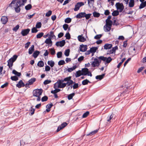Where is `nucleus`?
I'll return each instance as SVG.
<instances>
[{"mask_svg": "<svg viewBox=\"0 0 146 146\" xmlns=\"http://www.w3.org/2000/svg\"><path fill=\"white\" fill-rule=\"evenodd\" d=\"M27 1V0H13L9 5V7L14 8L16 12L19 13L21 10L19 7L24 5Z\"/></svg>", "mask_w": 146, "mask_h": 146, "instance_id": "1", "label": "nucleus"}, {"mask_svg": "<svg viewBox=\"0 0 146 146\" xmlns=\"http://www.w3.org/2000/svg\"><path fill=\"white\" fill-rule=\"evenodd\" d=\"M42 89H38L35 90L33 91V96L37 97L36 99L37 101H38L40 100V96L42 94Z\"/></svg>", "mask_w": 146, "mask_h": 146, "instance_id": "2", "label": "nucleus"}, {"mask_svg": "<svg viewBox=\"0 0 146 146\" xmlns=\"http://www.w3.org/2000/svg\"><path fill=\"white\" fill-rule=\"evenodd\" d=\"M17 57L18 56L17 55H15L13 56L12 57H11L7 61V65L10 69H12L13 63L16 60Z\"/></svg>", "mask_w": 146, "mask_h": 146, "instance_id": "3", "label": "nucleus"}, {"mask_svg": "<svg viewBox=\"0 0 146 146\" xmlns=\"http://www.w3.org/2000/svg\"><path fill=\"white\" fill-rule=\"evenodd\" d=\"M82 75H88L91 77L92 76V74L89 71L88 69L87 68H83L82 70Z\"/></svg>", "mask_w": 146, "mask_h": 146, "instance_id": "4", "label": "nucleus"}, {"mask_svg": "<svg viewBox=\"0 0 146 146\" xmlns=\"http://www.w3.org/2000/svg\"><path fill=\"white\" fill-rule=\"evenodd\" d=\"M115 6L117 9L119 10L120 12L123 11L124 8V6L122 3H117L115 4Z\"/></svg>", "mask_w": 146, "mask_h": 146, "instance_id": "5", "label": "nucleus"}, {"mask_svg": "<svg viewBox=\"0 0 146 146\" xmlns=\"http://www.w3.org/2000/svg\"><path fill=\"white\" fill-rule=\"evenodd\" d=\"M98 59L103 61H106V63H110L112 60L110 57L107 58L104 56H100L98 57Z\"/></svg>", "mask_w": 146, "mask_h": 146, "instance_id": "6", "label": "nucleus"}, {"mask_svg": "<svg viewBox=\"0 0 146 146\" xmlns=\"http://www.w3.org/2000/svg\"><path fill=\"white\" fill-rule=\"evenodd\" d=\"M84 3L83 2H78L76 3L75 5V8L74 9V10L75 11H77L80 8L84 5Z\"/></svg>", "mask_w": 146, "mask_h": 146, "instance_id": "7", "label": "nucleus"}, {"mask_svg": "<svg viewBox=\"0 0 146 146\" xmlns=\"http://www.w3.org/2000/svg\"><path fill=\"white\" fill-rule=\"evenodd\" d=\"M68 124L66 122H64L62 123L61 125L59 126L58 127L57 129V132H58L60 130L62 129L67 125Z\"/></svg>", "mask_w": 146, "mask_h": 146, "instance_id": "8", "label": "nucleus"}, {"mask_svg": "<svg viewBox=\"0 0 146 146\" xmlns=\"http://www.w3.org/2000/svg\"><path fill=\"white\" fill-rule=\"evenodd\" d=\"M93 67H95L96 66H98L99 65V62L98 60L95 58L94 59V61L91 64Z\"/></svg>", "mask_w": 146, "mask_h": 146, "instance_id": "9", "label": "nucleus"}, {"mask_svg": "<svg viewBox=\"0 0 146 146\" xmlns=\"http://www.w3.org/2000/svg\"><path fill=\"white\" fill-rule=\"evenodd\" d=\"M65 43V40H63L57 42L56 43V45L57 46L62 47L64 46Z\"/></svg>", "mask_w": 146, "mask_h": 146, "instance_id": "10", "label": "nucleus"}, {"mask_svg": "<svg viewBox=\"0 0 146 146\" xmlns=\"http://www.w3.org/2000/svg\"><path fill=\"white\" fill-rule=\"evenodd\" d=\"M30 31V29H24L22 31L21 34L23 36H25L29 33Z\"/></svg>", "mask_w": 146, "mask_h": 146, "instance_id": "11", "label": "nucleus"}, {"mask_svg": "<svg viewBox=\"0 0 146 146\" xmlns=\"http://www.w3.org/2000/svg\"><path fill=\"white\" fill-rule=\"evenodd\" d=\"M87 48L86 45H84L82 44L80 45V51L82 52H85L86 51Z\"/></svg>", "mask_w": 146, "mask_h": 146, "instance_id": "12", "label": "nucleus"}, {"mask_svg": "<svg viewBox=\"0 0 146 146\" xmlns=\"http://www.w3.org/2000/svg\"><path fill=\"white\" fill-rule=\"evenodd\" d=\"M25 86V84L22 80H20L16 84V86L19 88Z\"/></svg>", "mask_w": 146, "mask_h": 146, "instance_id": "13", "label": "nucleus"}, {"mask_svg": "<svg viewBox=\"0 0 146 146\" xmlns=\"http://www.w3.org/2000/svg\"><path fill=\"white\" fill-rule=\"evenodd\" d=\"M85 12H81L78 14L76 16L78 19H81L85 17Z\"/></svg>", "mask_w": 146, "mask_h": 146, "instance_id": "14", "label": "nucleus"}, {"mask_svg": "<svg viewBox=\"0 0 146 146\" xmlns=\"http://www.w3.org/2000/svg\"><path fill=\"white\" fill-rule=\"evenodd\" d=\"M8 21L7 17L5 16H2L1 19V21L2 23L4 24L6 23Z\"/></svg>", "mask_w": 146, "mask_h": 146, "instance_id": "15", "label": "nucleus"}, {"mask_svg": "<svg viewBox=\"0 0 146 146\" xmlns=\"http://www.w3.org/2000/svg\"><path fill=\"white\" fill-rule=\"evenodd\" d=\"M44 42L46 44H48L49 46H51L52 45V42L50 38H48L46 39Z\"/></svg>", "mask_w": 146, "mask_h": 146, "instance_id": "16", "label": "nucleus"}, {"mask_svg": "<svg viewBox=\"0 0 146 146\" xmlns=\"http://www.w3.org/2000/svg\"><path fill=\"white\" fill-rule=\"evenodd\" d=\"M78 40L81 42H84L86 40V39L82 35H79L78 37Z\"/></svg>", "mask_w": 146, "mask_h": 146, "instance_id": "17", "label": "nucleus"}, {"mask_svg": "<svg viewBox=\"0 0 146 146\" xmlns=\"http://www.w3.org/2000/svg\"><path fill=\"white\" fill-rule=\"evenodd\" d=\"M111 27V26L105 25L104 27V31L106 32H108L110 31Z\"/></svg>", "mask_w": 146, "mask_h": 146, "instance_id": "18", "label": "nucleus"}, {"mask_svg": "<svg viewBox=\"0 0 146 146\" xmlns=\"http://www.w3.org/2000/svg\"><path fill=\"white\" fill-rule=\"evenodd\" d=\"M112 46L111 44H106L104 46V48L106 50L110 49Z\"/></svg>", "mask_w": 146, "mask_h": 146, "instance_id": "19", "label": "nucleus"}, {"mask_svg": "<svg viewBox=\"0 0 146 146\" xmlns=\"http://www.w3.org/2000/svg\"><path fill=\"white\" fill-rule=\"evenodd\" d=\"M34 50V45H32L31 47H30L29 50V53L30 54H31L33 52Z\"/></svg>", "mask_w": 146, "mask_h": 146, "instance_id": "20", "label": "nucleus"}, {"mask_svg": "<svg viewBox=\"0 0 146 146\" xmlns=\"http://www.w3.org/2000/svg\"><path fill=\"white\" fill-rule=\"evenodd\" d=\"M112 23V22L110 20L106 19V25L111 27Z\"/></svg>", "mask_w": 146, "mask_h": 146, "instance_id": "21", "label": "nucleus"}, {"mask_svg": "<svg viewBox=\"0 0 146 146\" xmlns=\"http://www.w3.org/2000/svg\"><path fill=\"white\" fill-rule=\"evenodd\" d=\"M134 0H130L129 3V6L130 7H132L134 6Z\"/></svg>", "mask_w": 146, "mask_h": 146, "instance_id": "22", "label": "nucleus"}, {"mask_svg": "<svg viewBox=\"0 0 146 146\" xmlns=\"http://www.w3.org/2000/svg\"><path fill=\"white\" fill-rule=\"evenodd\" d=\"M40 52L37 50L35 51L33 54V56L35 58H36L39 54Z\"/></svg>", "mask_w": 146, "mask_h": 146, "instance_id": "23", "label": "nucleus"}, {"mask_svg": "<svg viewBox=\"0 0 146 146\" xmlns=\"http://www.w3.org/2000/svg\"><path fill=\"white\" fill-rule=\"evenodd\" d=\"M77 67V66L76 65H75L72 68H68L67 69V71L69 72H71L75 70Z\"/></svg>", "mask_w": 146, "mask_h": 146, "instance_id": "24", "label": "nucleus"}, {"mask_svg": "<svg viewBox=\"0 0 146 146\" xmlns=\"http://www.w3.org/2000/svg\"><path fill=\"white\" fill-rule=\"evenodd\" d=\"M12 73L14 74L15 75L17 76H21V74L20 72H19L15 70H13L12 71Z\"/></svg>", "mask_w": 146, "mask_h": 146, "instance_id": "25", "label": "nucleus"}, {"mask_svg": "<svg viewBox=\"0 0 146 146\" xmlns=\"http://www.w3.org/2000/svg\"><path fill=\"white\" fill-rule=\"evenodd\" d=\"M48 65H49L51 67H53L55 64L54 62L52 60L48 61Z\"/></svg>", "mask_w": 146, "mask_h": 146, "instance_id": "26", "label": "nucleus"}, {"mask_svg": "<svg viewBox=\"0 0 146 146\" xmlns=\"http://www.w3.org/2000/svg\"><path fill=\"white\" fill-rule=\"evenodd\" d=\"M105 75V74H103L101 75L97 76L96 77V79H99L100 80H101L103 78Z\"/></svg>", "mask_w": 146, "mask_h": 146, "instance_id": "27", "label": "nucleus"}, {"mask_svg": "<svg viewBox=\"0 0 146 146\" xmlns=\"http://www.w3.org/2000/svg\"><path fill=\"white\" fill-rule=\"evenodd\" d=\"M82 75V72L80 70H79L77 71L75 74L76 77L77 78Z\"/></svg>", "mask_w": 146, "mask_h": 146, "instance_id": "28", "label": "nucleus"}, {"mask_svg": "<svg viewBox=\"0 0 146 146\" xmlns=\"http://www.w3.org/2000/svg\"><path fill=\"white\" fill-rule=\"evenodd\" d=\"M97 48L96 47H92L90 48V50L91 53H94L96 51Z\"/></svg>", "mask_w": 146, "mask_h": 146, "instance_id": "29", "label": "nucleus"}, {"mask_svg": "<svg viewBox=\"0 0 146 146\" xmlns=\"http://www.w3.org/2000/svg\"><path fill=\"white\" fill-rule=\"evenodd\" d=\"M98 131V129H96L94 131H93L89 134H88L87 135V136H91L92 135L95 134H96Z\"/></svg>", "mask_w": 146, "mask_h": 146, "instance_id": "30", "label": "nucleus"}, {"mask_svg": "<svg viewBox=\"0 0 146 146\" xmlns=\"http://www.w3.org/2000/svg\"><path fill=\"white\" fill-rule=\"evenodd\" d=\"M37 66L39 67H42L44 66V62L42 61H39L37 64Z\"/></svg>", "mask_w": 146, "mask_h": 146, "instance_id": "31", "label": "nucleus"}, {"mask_svg": "<svg viewBox=\"0 0 146 146\" xmlns=\"http://www.w3.org/2000/svg\"><path fill=\"white\" fill-rule=\"evenodd\" d=\"M88 83H90V82L87 79H86L82 81V84L83 85H84L87 84Z\"/></svg>", "mask_w": 146, "mask_h": 146, "instance_id": "32", "label": "nucleus"}, {"mask_svg": "<svg viewBox=\"0 0 146 146\" xmlns=\"http://www.w3.org/2000/svg\"><path fill=\"white\" fill-rule=\"evenodd\" d=\"M93 16L94 17H98L100 16V14L99 13L97 12L96 11H94V12H93Z\"/></svg>", "mask_w": 146, "mask_h": 146, "instance_id": "33", "label": "nucleus"}, {"mask_svg": "<svg viewBox=\"0 0 146 146\" xmlns=\"http://www.w3.org/2000/svg\"><path fill=\"white\" fill-rule=\"evenodd\" d=\"M36 80V79L35 78H33L29 80L28 81V83L32 85Z\"/></svg>", "mask_w": 146, "mask_h": 146, "instance_id": "34", "label": "nucleus"}, {"mask_svg": "<svg viewBox=\"0 0 146 146\" xmlns=\"http://www.w3.org/2000/svg\"><path fill=\"white\" fill-rule=\"evenodd\" d=\"M75 93H72L71 94H69L68 96V100H70L72 99L73 97L74 96Z\"/></svg>", "mask_w": 146, "mask_h": 146, "instance_id": "35", "label": "nucleus"}, {"mask_svg": "<svg viewBox=\"0 0 146 146\" xmlns=\"http://www.w3.org/2000/svg\"><path fill=\"white\" fill-rule=\"evenodd\" d=\"M60 91V90L59 89H56L53 90H52L51 92L52 94H56Z\"/></svg>", "mask_w": 146, "mask_h": 146, "instance_id": "36", "label": "nucleus"}, {"mask_svg": "<svg viewBox=\"0 0 146 146\" xmlns=\"http://www.w3.org/2000/svg\"><path fill=\"white\" fill-rule=\"evenodd\" d=\"M119 14V12L117 10L114 11L112 13V15L113 16H115L118 15Z\"/></svg>", "mask_w": 146, "mask_h": 146, "instance_id": "37", "label": "nucleus"}, {"mask_svg": "<svg viewBox=\"0 0 146 146\" xmlns=\"http://www.w3.org/2000/svg\"><path fill=\"white\" fill-rule=\"evenodd\" d=\"M146 5L145 2H141L139 6V9H141L146 7Z\"/></svg>", "mask_w": 146, "mask_h": 146, "instance_id": "38", "label": "nucleus"}, {"mask_svg": "<svg viewBox=\"0 0 146 146\" xmlns=\"http://www.w3.org/2000/svg\"><path fill=\"white\" fill-rule=\"evenodd\" d=\"M70 52V50L69 49L66 50L64 52L65 55L66 56H68L69 55Z\"/></svg>", "mask_w": 146, "mask_h": 146, "instance_id": "39", "label": "nucleus"}, {"mask_svg": "<svg viewBox=\"0 0 146 146\" xmlns=\"http://www.w3.org/2000/svg\"><path fill=\"white\" fill-rule=\"evenodd\" d=\"M44 35V33L42 32L38 34L36 36V37L38 38H41Z\"/></svg>", "mask_w": 146, "mask_h": 146, "instance_id": "40", "label": "nucleus"}, {"mask_svg": "<svg viewBox=\"0 0 146 146\" xmlns=\"http://www.w3.org/2000/svg\"><path fill=\"white\" fill-rule=\"evenodd\" d=\"M11 79L12 80L14 81H17L18 80V78L16 76H11Z\"/></svg>", "mask_w": 146, "mask_h": 146, "instance_id": "41", "label": "nucleus"}, {"mask_svg": "<svg viewBox=\"0 0 146 146\" xmlns=\"http://www.w3.org/2000/svg\"><path fill=\"white\" fill-rule=\"evenodd\" d=\"M66 85L67 84H66V83H62L60 85L58 86V88H63L65 87Z\"/></svg>", "mask_w": 146, "mask_h": 146, "instance_id": "42", "label": "nucleus"}, {"mask_svg": "<svg viewBox=\"0 0 146 146\" xmlns=\"http://www.w3.org/2000/svg\"><path fill=\"white\" fill-rule=\"evenodd\" d=\"M49 36V38L51 39L55 37L54 35V32L52 31L50 32Z\"/></svg>", "mask_w": 146, "mask_h": 146, "instance_id": "43", "label": "nucleus"}, {"mask_svg": "<svg viewBox=\"0 0 146 146\" xmlns=\"http://www.w3.org/2000/svg\"><path fill=\"white\" fill-rule=\"evenodd\" d=\"M37 28L36 27H33L31 29L32 33H36L38 31V30L37 29Z\"/></svg>", "mask_w": 146, "mask_h": 146, "instance_id": "44", "label": "nucleus"}, {"mask_svg": "<svg viewBox=\"0 0 146 146\" xmlns=\"http://www.w3.org/2000/svg\"><path fill=\"white\" fill-rule=\"evenodd\" d=\"M74 82L70 79L68 82H67L66 83V84L68 86H70V85H72Z\"/></svg>", "mask_w": 146, "mask_h": 146, "instance_id": "45", "label": "nucleus"}, {"mask_svg": "<svg viewBox=\"0 0 146 146\" xmlns=\"http://www.w3.org/2000/svg\"><path fill=\"white\" fill-rule=\"evenodd\" d=\"M42 24L40 22L37 23L36 25V27L37 28H40L41 27Z\"/></svg>", "mask_w": 146, "mask_h": 146, "instance_id": "46", "label": "nucleus"}, {"mask_svg": "<svg viewBox=\"0 0 146 146\" xmlns=\"http://www.w3.org/2000/svg\"><path fill=\"white\" fill-rule=\"evenodd\" d=\"M89 111H87L83 114V115L82 116V117L83 118L86 117L89 115Z\"/></svg>", "mask_w": 146, "mask_h": 146, "instance_id": "47", "label": "nucleus"}, {"mask_svg": "<svg viewBox=\"0 0 146 146\" xmlns=\"http://www.w3.org/2000/svg\"><path fill=\"white\" fill-rule=\"evenodd\" d=\"M91 15H92L91 14L89 13V14H86L85 13V15L84 17H85L86 18V19L87 20V19H89L90 18V17Z\"/></svg>", "mask_w": 146, "mask_h": 146, "instance_id": "48", "label": "nucleus"}, {"mask_svg": "<svg viewBox=\"0 0 146 146\" xmlns=\"http://www.w3.org/2000/svg\"><path fill=\"white\" fill-rule=\"evenodd\" d=\"M52 14V11L51 10H49L47 12L45 15V16L47 17L50 16Z\"/></svg>", "mask_w": 146, "mask_h": 146, "instance_id": "49", "label": "nucleus"}, {"mask_svg": "<svg viewBox=\"0 0 146 146\" xmlns=\"http://www.w3.org/2000/svg\"><path fill=\"white\" fill-rule=\"evenodd\" d=\"M31 8L32 6L31 4H28L25 7V9L27 10L30 9Z\"/></svg>", "mask_w": 146, "mask_h": 146, "instance_id": "50", "label": "nucleus"}, {"mask_svg": "<svg viewBox=\"0 0 146 146\" xmlns=\"http://www.w3.org/2000/svg\"><path fill=\"white\" fill-rule=\"evenodd\" d=\"M48 98L47 96H45L42 98L41 100L42 102H45L47 101Z\"/></svg>", "mask_w": 146, "mask_h": 146, "instance_id": "51", "label": "nucleus"}, {"mask_svg": "<svg viewBox=\"0 0 146 146\" xmlns=\"http://www.w3.org/2000/svg\"><path fill=\"white\" fill-rule=\"evenodd\" d=\"M71 78V76H69L68 77H66L63 80V81L65 82H68L70 79Z\"/></svg>", "mask_w": 146, "mask_h": 146, "instance_id": "52", "label": "nucleus"}, {"mask_svg": "<svg viewBox=\"0 0 146 146\" xmlns=\"http://www.w3.org/2000/svg\"><path fill=\"white\" fill-rule=\"evenodd\" d=\"M71 21V19L70 18H67L65 20V22L67 23H69Z\"/></svg>", "mask_w": 146, "mask_h": 146, "instance_id": "53", "label": "nucleus"}, {"mask_svg": "<svg viewBox=\"0 0 146 146\" xmlns=\"http://www.w3.org/2000/svg\"><path fill=\"white\" fill-rule=\"evenodd\" d=\"M68 25L66 24H64L63 26V27L64 30L65 31L67 30V29L68 28Z\"/></svg>", "mask_w": 146, "mask_h": 146, "instance_id": "54", "label": "nucleus"}, {"mask_svg": "<svg viewBox=\"0 0 146 146\" xmlns=\"http://www.w3.org/2000/svg\"><path fill=\"white\" fill-rule=\"evenodd\" d=\"M113 114H111L110 116L108 117L107 118V121L108 122L110 121L113 118Z\"/></svg>", "mask_w": 146, "mask_h": 146, "instance_id": "55", "label": "nucleus"}, {"mask_svg": "<svg viewBox=\"0 0 146 146\" xmlns=\"http://www.w3.org/2000/svg\"><path fill=\"white\" fill-rule=\"evenodd\" d=\"M65 62L64 60H60L58 62V65H63L65 64Z\"/></svg>", "mask_w": 146, "mask_h": 146, "instance_id": "56", "label": "nucleus"}, {"mask_svg": "<svg viewBox=\"0 0 146 146\" xmlns=\"http://www.w3.org/2000/svg\"><path fill=\"white\" fill-rule=\"evenodd\" d=\"M72 87L74 89L77 88L79 87L78 84V83H74L72 86Z\"/></svg>", "mask_w": 146, "mask_h": 146, "instance_id": "57", "label": "nucleus"}, {"mask_svg": "<svg viewBox=\"0 0 146 146\" xmlns=\"http://www.w3.org/2000/svg\"><path fill=\"white\" fill-rule=\"evenodd\" d=\"M30 111L31 115L33 114L35 112V110L32 108V107H31V109L30 110Z\"/></svg>", "mask_w": 146, "mask_h": 146, "instance_id": "58", "label": "nucleus"}, {"mask_svg": "<svg viewBox=\"0 0 146 146\" xmlns=\"http://www.w3.org/2000/svg\"><path fill=\"white\" fill-rule=\"evenodd\" d=\"M66 38L68 39H69L70 38V36L69 33H67L65 35Z\"/></svg>", "mask_w": 146, "mask_h": 146, "instance_id": "59", "label": "nucleus"}, {"mask_svg": "<svg viewBox=\"0 0 146 146\" xmlns=\"http://www.w3.org/2000/svg\"><path fill=\"white\" fill-rule=\"evenodd\" d=\"M19 25H17L15 27L13 28V30L15 31H16L19 29Z\"/></svg>", "mask_w": 146, "mask_h": 146, "instance_id": "60", "label": "nucleus"}, {"mask_svg": "<svg viewBox=\"0 0 146 146\" xmlns=\"http://www.w3.org/2000/svg\"><path fill=\"white\" fill-rule=\"evenodd\" d=\"M62 53L61 52H58L57 54V57L58 58H60L62 56Z\"/></svg>", "mask_w": 146, "mask_h": 146, "instance_id": "61", "label": "nucleus"}, {"mask_svg": "<svg viewBox=\"0 0 146 146\" xmlns=\"http://www.w3.org/2000/svg\"><path fill=\"white\" fill-rule=\"evenodd\" d=\"M51 82V81L50 80H46L44 81V85H46L50 83Z\"/></svg>", "mask_w": 146, "mask_h": 146, "instance_id": "62", "label": "nucleus"}, {"mask_svg": "<svg viewBox=\"0 0 146 146\" xmlns=\"http://www.w3.org/2000/svg\"><path fill=\"white\" fill-rule=\"evenodd\" d=\"M94 1V0H88V4L89 6H90V4H93Z\"/></svg>", "mask_w": 146, "mask_h": 146, "instance_id": "63", "label": "nucleus"}, {"mask_svg": "<svg viewBox=\"0 0 146 146\" xmlns=\"http://www.w3.org/2000/svg\"><path fill=\"white\" fill-rule=\"evenodd\" d=\"M53 106V104L51 103L50 104H48L46 106V107L48 109H50Z\"/></svg>", "mask_w": 146, "mask_h": 146, "instance_id": "64", "label": "nucleus"}]
</instances>
